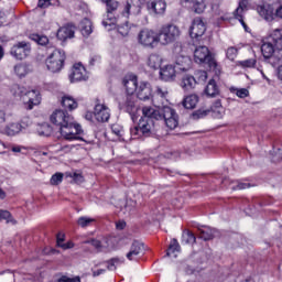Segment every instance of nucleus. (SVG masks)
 Masks as SVG:
<instances>
[{"mask_svg": "<svg viewBox=\"0 0 282 282\" xmlns=\"http://www.w3.org/2000/svg\"><path fill=\"white\" fill-rule=\"evenodd\" d=\"M85 66H82L80 64H75L69 75L70 82L78 83V80H85Z\"/></svg>", "mask_w": 282, "mask_h": 282, "instance_id": "nucleus-22", "label": "nucleus"}, {"mask_svg": "<svg viewBox=\"0 0 282 282\" xmlns=\"http://www.w3.org/2000/svg\"><path fill=\"white\" fill-rule=\"evenodd\" d=\"M13 96H18L26 106V109L32 110L36 105H41V93L36 89L28 90V88L14 84L11 88Z\"/></svg>", "mask_w": 282, "mask_h": 282, "instance_id": "nucleus-1", "label": "nucleus"}, {"mask_svg": "<svg viewBox=\"0 0 282 282\" xmlns=\"http://www.w3.org/2000/svg\"><path fill=\"white\" fill-rule=\"evenodd\" d=\"M61 248H63V250H69L72 248H74V243L67 242V243L61 245Z\"/></svg>", "mask_w": 282, "mask_h": 282, "instance_id": "nucleus-60", "label": "nucleus"}, {"mask_svg": "<svg viewBox=\"0 0 282 282\" xmlns=\"http://www.w3.org/2000/svg\"><path fill=\"white\" fill-rule=\"evenodd\" d=\"M249 187H250V184L248 183H238L236 187H231V188L232 191H243Z\"/></svg>", "mask_w": 282, "mask_h": 282, "instance_id": "nucleus-54", "label": "nucleus"}, {"mask_svg": "<svg viewBox=\"0 0 282 282\" xmlns=\"http://www.w3.org/2000/svg\"><path fill=\"white\" fill-rule=\"evenodd\" d=\"M278 76L282 80V66L279 67Z\"/></svg>", "mask_w": 282, "mask_h": 282, "instance_id": "nucleus-64", "label": "nucleus"}, {"mask_svg": "<svg viewBox=\"0 0 282 282\" xmlns=\"http://www.w3.org/2000/svg\"><path fill=\"white\" fill-rule=\"evenodd\" d=\"M239 65H241V67H254V65H257V59L254 58L245 59L239 62Z\"/></svg>", "mask_w": 282, "mask_h": 282, "instance_id": "nucleus-49", "label": "nucleus"}, {"mask_svg": "<svg viewBox=\"0 0 282 282\" xmlns=\"http://www.w3.org/2000/svg\"><path fill=\"white\" fill-rule=\"evenodd\" d=\"M137 97L139 98V100H149L150 98H153L151 84L142 82L137 88Z\"/></svg>", "mask_w": 282, "mask_h": 282, "instance_id": "nucleus-21", "label": "nucleus"}, {"mask_svg": "<svg viewBox=\"0 0 282 282\" xmlns=\"http://www.w3.org/2000/svg\"><path fill=\"white\" fill-rule=\"evenodd\" d=\"M174 64L175 69L178 72H188L193 67V59L188 55H177Z\"/></svg>", "mask_w": 282, "mask_h": 282, "instance_id": "nucleus-14", "label": "nucleus"}, {"mask_svg": "<svg viewBox=\"0 0 282 282\" xmlns=\"http://www.w3.org/2000/svg\"><path fill=\"white\" fill-rule=\"evenodd\" d=\"M30 52H32L30 43L22 41L11 47L10 54L13 58H17V61H23V58H28V56H30Z\"/></svg>", "mask_w": 282, "mask_h": 282, "instance_id": "nucleus-9", "label": "nucleus"}, {"mask_svg": "<svg viewBox=\"0 0 282 282\" xmlns=\"http://www.w3.org/2000/svg\"><path fill=\"white\" fill-rule=\"evenodd\" d=\"M195 85H197V80H195V77H193L191 75H185L182 78L181 87L183 89H185L186 91H188L189 89H193V87H195Z\"/></svg>", "mask_w": 282, "mask_h": 282, "instance_id": "nucleus-36", "label": "nucleus"}, {"mask_svg": "<svg viewBox=\"0 0 282 282\" xmlns=\"http://www.w3.org/2000/svg\"><path fill=\"white\" fill-rule=\"evenodd\" d=\"M196 76L199 83H206V80L208 79V73H206L205 70H198L196 73Z\"/></svg>", "mask_w": 282, "mask_h": 282, "instance_id": "nucleus-51", "label": "nucleus"}, {"mask_svg": "<svg viewBox=\"0 0 282 282\" xmlns=\"http://www.w3.org/2000/svg\"><path fill=\"white\" fill-rule=\"evenodd\" d=\"M0 122H6V113L0 112Z\"/></svg>", "mask_w": 282, "mask_h": 282, "instance_id": "nucleus-63", "label": "nucleus"}, {"mask_svg": "<svg viewBox=\"0 0 282 282\" xmlns=\"http://www.w3.org/2000/svg\"><path fill=\"white\" fill-rule=\"evenodd\" d=\"M155 131V121L153 119H140L138 126L130 130L133 140L140 138H151Z\"/></svg>", "mask_w": 282, "mask_h": 282, "instance_id": "nucleus-3", "label": "nucleus"}, {"mask_svg": "<svg viewBox=\"0 0 282 282\" xmlns=\"http://www.w3.org/2000/svg\"><path fill=\"white\" fill-rule=\"evenodd\" d=\"M143 120H162V108H153L151 106H145L142 108Z\"/></svg>", "mask_w": 282, "mask_h": 282, "instance_id": "nucleus-16", "label": "nucleus"}, {"mask_svg": "<svg viewBox=\"0 0 282 282\" xmlns=\"http://www.w3.org/2000/svg\"><path fill=\"white\" fill-rule=\"evenodd\" d=\"M198 102H199V96L192 94L184 98L183 107H185V109H195Z\"/></svg>", "mask_w": 282, "mask_h": 282, "instance_id": "nucleus-31", "label": "nucleus"}, {"mask_svg": "<svg viewBox=\"0 0 282 282\" xmlns=\"http://www.w3.org/2000/svg\"><path fill=\"white\" fill-rule=\"evenodd\" d=\"M257 12L265 21H274V17H276L274 7H272L271 4H268V3L259 4L257 7Z\"/></svg>", "mask_w": 282, "mask_h": 282, "instance_id": "nucleus-18", "label": "nucleus"}, {"mask_svg": "<svg viewBox=\"0 0 282 282\" xmlns=\"http://www.w3.org/2000/svg\"><path fill=\"white\" fill-rule=\"evenodd\" d=\"M57 282H80V278L79 276H76V278H68V276H65L63 275L62 278H59L57 280Z\"/></svg>", "mask_w": 282, "mask_h": 282, "instance_id": "nucleus-52", "label": "nucleus"}, {"mask_svg": "<svg viewBox=\"0 0 282 282\" xmlns=\"http://www.w3.org/2000/svg\"><path fill=\"white\" fill-rule=\"evenodd\" d=\"M147 8L154 14H164L166 12V2L164 0H150Z\"/></svg>", "mask_w": 282, "mask_h": 282, "instance_id": "nucleus-20", "label": "nucleus"}, {"mask_svg": "<svg viewBox=\"0 0 282 282\" xmlns=\"http://www.w3.org/2000/svg\"><path fill=\"white\" fill-rule=\"evenodd\" d=\"M56 239H57V246L58 248H61V246H63L65 242V235L64 234H57L56 236Z\"/></svg>", "mask_w": 282, "mask_h": 282, "instance_id": "nucleus-56", "label": "nucleus"}, {"mask_svg": "<svg viewBox=\"0 0 282 282\" xmlns=\"http://www.w3.org/2000/svg\"><path fill=\"white\" fill-rule=\"evenodd\" d=\"M166 96H169V89L158 86L152 95V101L155 102L156 100H160L161 104H164Z\"/></svg>", "mask_w": 282, "mask_h": 282, "instance_id": "nucleus-32", "label": "nucleus"}, {"mask_svg": "<svg viewBox=\"0 0 282 282\" xmlns=\"http://www.w3.org/2000/svg\"><path fill=\"white\" fill-rule=\"evenodd\" d=\"M177 76V70H175V66L173 64L165 65L161 67L160 78L165 83H173Z\"/></svg>", "mask_w": 282, "mask_h": 282, "instance_id": "nucleus-15", "label": "nucleus"}, {"mask_svg": "<svg viewBox=\"0 0 282 282\" xmlns=\"http://www.w3.org/2000/svg\"><path fill=\"white\" fill-rule=\"evenodd\" d=\"M123 86L126 87L127 94H129V96H132L134 91H138V77L135 75L124 77Z\"/></svg>", "mask_w": 282, "mask_h": 282, "instance_id": "nucleus-24", "label": "nucleus"}, {"mask_svg": "<svg viewBox=\"0 0 282 282\" xmlns=\"http://www.w3.org/2000/svg\"><path fill=\"white\" fill-rule=\"evenodd\" d=\"M162 56L158 54H151L148 58V65L151 69H160V67H162Z\"/></svg>", "mask_w": 282, "mask_h": 282, "instance_id": "nucleus-33", "label": "nucleus"}, {"mask_svg": "<svg viewBox=\"0 0 282 282\" xmlns=\"http://www.w3.org/2000/svg\"><path fill=\"white\" fill-rule=\"evenodd\" d=\"M30 72V66L25 63H20L14 66V74L19 78H25V75Z\"/></svg>", "mask_w": 282, "mask_h": 282, "instance_id": "nucleus-39", "label": "nucleus"}, {"mask_svg": "<svg viewBox=\"0 0 282 282\" xmlns=\"http://www.w3.org/2000/svg\"><path fill=\"white\" fill-rule=\"evenodd\" d=\"M94 221H96V219L82 216L77 219V226H79V228H89V226H94Z\"/></svg>", "mask_w": 282, "mask_h": 282, "instance_id": "nucleus-43", "label": "nucleus"}, {"mask_svg": "<svg viewBox=\"0 0 282 282\" xmlns=\"http://www.w3.org/2000/svg\"><path fill=\"white\" fill-rule=\"evenodd\" d=\"M117 230H124L127 228V223L124 220H119L116 223Z\"/></svg>", "mask_w": 282, "mask_h": 282, "instance_id": "nucleus-57", "label": "nucleus"}, {"mask_svg": "<svg viewBox=\"0 0 282 282\" xmlns=\"http://www.w3.org/2000/svg\"><path fill=\"white\" fill-rule=\"evenodd\" d=\"M31 40L37 43V45H47L50 43V39L45 35L32 34Z\"/></svg>", "mask_w": 282, "mask_h": 282, "instance_id": "nucleus-44", "label": "nucleus"}, {"mask_svg": "<svg viewBox=\"0 0 282 282\" xmlns=\"http://www.w3.org/2000/svg\"><path fill=\"white\" fill-rule=\"evenodd\" d=\"M210 109H224V107L221 106V100H216Z\"/></svg>", "mask_w": 282, "mask_h": 282, "instance_id": "nucleus-59", "label": "nucleus"}, {"mask_svg": "<svg viewBox=\"0 0 282 282\" xmlns=\"http://www.w3.org/2000/svg\"><path fill=\"white\" fill-rule=\"evenodd\" d=\"M147 0H127V4L123 9L126 14H140V10H142V6Z\"/></svg>", "mask_w": 282, "mask_h": 282, "instance_id": "nucleus-19", "label": "nucleus"}, {"mask_svg": "<svg viewBox=\"0 0 282 282\" xmlns=\"http://www.w3.org/2000/svg\"><path fill=\"white\" fill-rule=\"evenodd\" d=\"M121 263H124V259L113 258L108 261L107 268L108 270H116Z\"/></svg>", "mask_w": 282, "mask_h": 282, "instance_id": "nucleus-45", "label": "nucleus"}, {"mask_svg": "<svg viewBox=\"0 0 282 282\" xmlns=\"http://www.w3.org/2000/svg\"><path fill=\"white\" fill-rule=\"evenodd\" d=\"M210 111L214 113L216 118H224V108H214V109H198L193 112L194 118H206Z\"/></svg>", "mask_w": 282, "mask_h": 282, "instance_id": "nucleus-23", "label": "nucleus"}, {"mask_svg": "<svg viewBox=\"0 0 282 282\" xmlns=\"http://www.w3.org/2000/svg\"><path fill=\"white\" fill-rule=\"evenodd\" d=\"M22 129L23 126H21V123H10L2 129L1 133H3L4 135L13 137L18 135V133H21Z\"/></svg>", "mask_w": 282, "mask_h": 282, "instance_id": "nucleus-28", "label": "nucleus"}, {"mask_svg": "<svg viewBox=\"0 0 282 282\" xmlns=\"http://www.w3.org/2000/svg\"><path fill=\"white\" fill-rule=\"evenodd\" d=\"M74 119L69 112L57 109L51 115V122L57 127H63L68 120Z\"/></svg>", "mask_w": 282, "mask_h": 282, "instance_id": "nucleus-11", "label": "nucleus"}, {"mask_svg": "<svg viewBox=\"0 0 282 282\" xmlns=\"http://www.w3.org/2000/svg\"><path fill=\"white\" fill-rule=\"evenodd\" d=\"M206 33V24L202 18L194 19L192 26L189 29V35L192 39H199Z\"/></svg>", "mask_w": 282, "mask_h": 282, "instance_id": "nucleus-12", "label": "nucleus"}, {"mask_svg": "<svg viewBox=\"0 0 282 282\" xmlns=\"http://www.w3.org/2000/svg\"><path fill=\"white\" fill-rule=\"evenodd\" d=\"M140 254H144V243L134 240L130 247L129 252L126 254L129 261H135Z\"/></svg>", "mask_w": 282, "mask_h": 282, "instance_id": "nucleus-17", "label": "nucleus"}, {"mask_svg": "<svg viewBox=\"0 0 282 282\" xmlns=\"http://www.w3.org/2000/svg\"><path fill=\"white\" fill-rule=\"evenodd\" d=\"M182 248L180 247V242H177V239H172L166 252L167 257H174V259L177 257V252H180Z\"/></svg>", "mask_w": 282, "mask_h": 282, "instance_id": "nucleus-38", "label": "nucleus"}, {"mask_svg": "<svg viewBox=\"0 0 282 282\" xmlns=\"http://www.w3.org/2000/svg\"><path fill=\"white\" fill-rule=\"evenodd\" d=\"M275 17L278 19H282V4L278 9H275Z\"/></svg>", "mask_w": 282, "mask_h": 282, "instance_id": "nucleus-62", "label": "nucleus"}, {"mask_svg": "<svg viewBox=\"0 0 282 282\" xmlns=\"http://www.w3.org/2000/svg\"><path fill=\"white\" fill-rule=\"evenodd\" d=\"M105 272H107V270L98 269L97 271L93 272V276H100V274H105Z\"/></svg>", "mask_w": 282, "mask_h": 282, "instance_id": "nucleus-61", "label": "nucleus"}, {"mask_svg": "<svg viewBox=\"0 0 282 282\" xmlns=\"http://www.w3.org/2000/svg\"><path fill=\"white\" fill-rule=\"evenodd\" d=\"M248 6H250V0H239V6L234 12L235 19H238L243 28H247L246 22H243V12L248 10Z\"/></svg>", "mask_w": 282, "mask_h": 282, "instance_id": "nucleus-25", "label": "nucleus"}, {"mask_svg": "<svg viewBox=\"0 0 282 282\" xmlns=\"http://www.w3.org/2000/svg\"><path fill=\"white\" fill-rule=\"evenodd\" d=\"M120 109H124L128 113H135V96L128 95L124 102L119 104Z\"/></svg>", "mask_w": 282, "mask_h": 282, "instance_id": "nucleus-27", "label": "nucleus"}, {"mask_svg": "<svg viewBox=\"0 0 282 282\" xmlns=\"http://www.w3.org/2000/svg\"><path fill=\"white\" fill-rule=\"evenodd\" d=\"M84 243H90V246L95 248V250H97L98 252L107 250V239H104L102 241L98 239H90L86 240Z\"/></svg>", "mask_w": 282, "mask_h": 282, "instance_id": "nucleus-37", "label": "nucleus"}, {"mask_svg": "<svg viewBox=\"0 0 282 282\" xmlns=\"http://www.w3.org/2000/svg\"><path fill=\"white\" fill-rule=\"evenodd\" d=\"M61 105L65 109H68V111H74V109H78V101H76V99H74V97L69 95H65L64 97H62Z\"/></svg>", "mask_w": 282, "mask_h": 282, "instance_id": "nucleus-29", "label": "nucleus"}, {"mask_svg": "<svg viewBox=\"0 0 282 282\" xmlns=\"http://www.w3.org/2000/svg\"><path fill=\"white\" fill-rule=\"evenodd\" d=\"M0 221H6V224H17V219L12 217V214L9 210L0 209Z\"/></svg>", "mask_w": 282, "mask_h": 282, "instance_id": "nucleus-41", "label": "nucleus"}, {"mask_svg": "<svg viewBox=\"0 0 282 282\" xmlns=\"http://www.w3.org/2000/svg\"><path fill=\"white\" fill-rule=\"evenodd\" d=\"M197 241V238L195 237V234L191 230H184L182 235V242L183 243H189L193 246Z\"/></svg>", "mask_w": 282, "mask_h": 282, "instance_id": "nucleus-42", "label": "nucleus"}, {"mask_svg": "<svg viewBox=\"0 0 282 282\" xmlns=\"http://www.w3.org/2000/svg\"><path fill=\"white\" fill-rule=\"evenodd\" d=\"M37 7L39 8H48L50 7V0H39Z\"/></svg>", "mask_w": 282, "mask_h": 282, "instance_id": "nucleus-58", "label": "nucleus"}, {"mask_svg": "<svg viewBox=\"0 0 282 282\" xmlns=\"http://www.w3.org/2000/svg\"><path fill=\"white\" fill-rule=\"evenodd\" d=\"M118 32L119 34H121V36H129V32H131V25L129 24V22L119 25Z\"/></svg>", "mask_w": 282, "mask_h": 282, "instance_id": "nucleus-46", "label": "nucleus"}, {"mask_svg": "<svg viewBox=\"0 0 282 282\" xmlns=\"http://www.w3.org/2000/svg\"><path fill=\"white\" fill-rule=\"evenodd\" d=\"M59 133L64 140H78V135L83 133V129L73 118L68 119L66 123L59 127Z\"/></svg>", "mask_w": 282, "mask_h": 282, "instance_id": "nucleus-6", "label": "nucleus"}, {"mask_svg": "<svg viewBox=\"0 0 282 282\" xmlns=\"http://www.w3.org/2000/svg\"><path fill=\"white\" fill-rule=\"evenodd\" d=\"M101 1L102 3H106V8H107V17L102 21V25L104 28H112V25H116V23H118V20L116 19L113 13L116 12V10H118L119 3L116 0H101Z\"/></svg>", "mask_w": 282, "mask_h": 282, "instance_id": "nucleus-8", "label": "nucleus"}, {"mask_svg": "<svg viewBox=\"0 0 282 282\" xmlns=\"http://www.w3.org/2000/svg\"><path fill=\"white\" fill-rule=\"evenodd\" d=\"M65 52L61 50H54L45 61L48 72L52 74H58L63 67H65Z\"/></svg>", "mask_w": 282, "mask_h": 282, "instance_id": "nucleus-5", "label": "nucleus"}, {"mask_svg": "<svg viewBox=\"0 0 282 282\" xmlns=\"http://www.w3.org/2000/svg\"><path fill=\"white\" fill-rule=\"evenodd\" d=\"M237 54H239V51L237 50V47L230 46L227 48L226 57L229 61H235V58H237Z\"/></svg>", "mask_w": 282, "mask_h": 282, "instance_id": "nucleus-47", "label": "nucleus"}, {"mask_svg": "<svg viewBox=\"0 0 282 282\" xmlns=\"http://www.w3.org/2000/svg\"><path fill=\"white\" fill-rule=\"evenodd\" d=\"M161 120H164L169 129H177V124H180L177 113H175V110L169 106L162 108Z\"/></svg>", "mask_w": 282, "mask_h": 282, "instance_id": "nucleus-10", "label": "nucleus"}, {"mask_svg": "<svg viewBox=\"0 0 282 282\" xmlns=\"http://www.w3.org/2000/svg\"><path fill=\"white\" fill-rule=\"evenodd\" d=\"M236 96H238V98H248V96H250V91L246 88H240L236 90Z\"/></svg>", "mask_w": 282, "mask_h": 282, "instance_id": "nucleus-50", "label": "nucleus"}, {"mask_svg": "<svg viewBox=\"0 0 282 282\" xmlns=\"http://www.w3.org/2000/svg\"><path fill=\"white\" fill-rule=\"evenodd\" d=\"M72 177H73V182H75V184H83V182H85V178L78 173H74L72 175Z\"/></svg>", "mask_w": 282, "mask_h": 282, "instance_id": "nucleus-53", "label": "nucleus"}, {"mask_svg": "<svg viewBox=\"0 0 282 282\" xmlns=\"http://www.w3.org/2000/svg\"><path fill=\"white\" fill-rule=\"evenodd\" d=\"M185 1H186V3L192 4V10L196 14H202V12H204V10H206V3L204 2V0H185Z\"/></svg>", "mask_w": 282, "mask_h": 282, "instance_id": "nucleus-35", "label": "nucleus"}, {"mask_svg": "<svg viewBox=\"0 0 282 282\" xmlns=\"http://www.w3.org/2000/svg\"><path fill=\"white\" fill-rule=\"evenodd\" d=\"M205 94L209 98H215V96H219V86H217V82L215 79H210L205 88Z\"/></svg>", "mask_w": 282, "mask_h": 282, "instance_id": "nucleus-30", "label": "nucleus"}, {"mask_svg": "<svg viewBox=\"0 0 282 282\" xmlns=\"http://www.w3.org/2000/svg\"><path fill=\"white\" fill-rule=\"evenodd\" d=\"M194 59L196 63H204L207 65L209 72L217 70V61L210 54V51L206 46H198L194 51Z\"/></svg>", "mask_w": 282, "mask_h": 282, "instance_id": "nucleus-4", "label": "nucleus"}, {"mask_svg": "<svg viewBox=\"0 0 282 282\" xmlns=\"http://www.w3.org/2000/svg\"><path fill=\"white\" fill-rule=\"evenodd\" d=\"M158 34L161 45H171V43H175V41L180 39L182 31H180V26L175 24H164L161 26Z\"/></svg>", "mask_w": 282, "mask_h": 282, "instance_id": "nucleus-2", "label": "nucleus"}, {"mask_svg": "<svg viewBox=\"0 0 282 282\" xmlns=\"http://www.w3.org/2000/svg\"><path fill=\"white\" fill-rule=\"evenodd\" d=\"M94 116L98 122H108L109 118H111L109 108L105 104L95 105Z\"/></svg>", "mask_w": 282, "mask_h": 282, "instance_id": "nucleus-13", "label": "nucleus"}, {"mask_svg": "<svg viewBox=\"0 0 282 282\" xmlns=\"http://www.w3.org/2000/svg\"><path fill=\"white\" fill-rule=\"evenodd\" d=\"M138 43L143 47L153 50L158 46V43H160L159 33H155V31L151 29H143L138 34Z\"/></svg>", "mask_w": 282, "mask_h": 282, "instance_id": "nucleus-7", "label": "nucleus"}, {"mask_svg": "<svg viewBox=\"0 0 282 282\" xmlns=\"http://www.w3.org/2000/svg\"><path fill=\"white\" fill-rule=\"evenodd\" d=\"M75 32L76 31L73 25L68 24L66 26H62L57 31V39H59V41H67V39H74Z\"/></svg>", "mask_w": 282, "mask_h": 282, "instance_id": "nucleus-26", "label": "nucleus"}, {"mask_svg": "<svg viewBox=\"0 0 282 282\" xmlns=\"http://www.w3.org/2000/svg\"><path fill=\"white\" fill-rule=\"evenodd\" d=\"M61 182H63V173H55V174L51 177V184H52V186H58V184H61Z\"/></svg>", "mask_w": 282, "mask_h": 282, "instance_id": "nucleus-48", "label": "nucleus"}, {"mask_svg": "<svg viewBox=\"0 0 282 282\" xmlns=\"http://www.w3.org/2000/svg\"><path fill=\"white\" fill-rule=\"evenodd\" d=\"M96 63H100V56L98 55H93L89 59V65L90 67H94V65H96Z\"/></svg>", "mask_w": 282, "mask_h": 282, "instance_id": "nucleus-55", "label": "nucleus"}, {"mask_svg": "<svg viewBox=\"0 0 282 282\" xmlns=\"http://www.w3.org/2000/svg\"><path fill=\"white\" fill-rule=\"evenodd\" d=\"M199 230V238L204 241H210L214 237H217V230L206 227L205 229H198Z\"/></svg>", "mask_w": 282, "mask_h": 282, "instance_id": "nucleus-34", "label": "nucleus"}, {"mask_svg": "<svg viewBox=\"0 0 282 282\" xmlns=\"http://www.w3.org/2000/svg\"><path fill=\"white\" fill-rule=\"evenodd\" d=\"M80 32L83 34V36H89V34H91V32H94V30L91 29V20L89 19H84L80 22Z\"/></svg>", "mask_w": 282, "mask_h": 282, "instance_id": "nucleus-40", "label": "nucleus"}]
</instances>
